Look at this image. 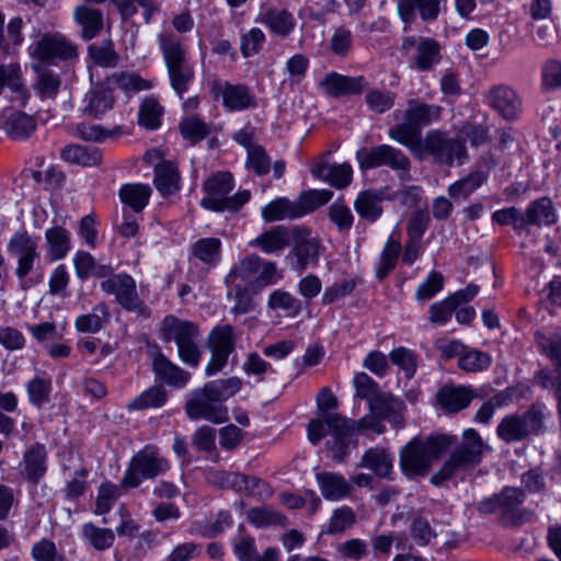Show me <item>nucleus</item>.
<instances>
[{
    "mask_svg": "<svg viewBox=\"0 0 561 561\" xmlns=\"http://www.w3.org/2000/svg\"><path fill=\"white\" fill-rule=\"evenodd\" d=\"M450 448L453 449L448 458L430 479L433 485L440 486L458 474L479 466L485 444L473 428L465 430L460 442L457 436L450 434L414 436L399 453L400 469L409 479L425 477L434 462Z\"/></svg>",
    "mask_w": 561,
    "mask_h": 561,
    "instance_id": "1",
    "label": "nucleus"
},
{
    "mask_svg": "<svg viewBox=\"0 0 561 561\" xmlns=\"http://www.w3.org/2000/svg\"><path fill=\"white\" fill-rule=\"evenodd\" d=\"M382 419L375 413L367 414L358 421L347 420L340 414L325 416L328 434L331 440L328 443L332 458L342 462L352 448L357 446V433L362 430H371L378 434L383 432Z\"/></svg>",
    "mask_w": 561,
    "mask_h": 561,
    "instance_id": "2",
    "label": "nucleus"
},
{
    "mask_svg": "<svg viewBox=\"0 0 561 561\" xmlns=\"http://www.w3.org/2000/svg\"><path fill=\"white\" fill-rule=\"evenodd\" d=\"M443 108L420 99H409L402 112V122L388 130V136L404 147H415L422 138V128L437 122Z\"/></svg>",
    "mask_w": 561,
    "mask_h": 561,
    "instance_id": "3",
    "label": "nucleus"
},
{
    "mask_svg": "<svg viewBox=\"0 0 561 561\" xmlns=\"http://www.w3.org/2000/svg\"><path fill=\"white\" fill-rule=\"evenodd\" d=\"M282 278L276 263L265 261L257 254H250L240 259L227 274V285H242L247 283L252 291L261 290L276 284Z\"/></svg>",
    "mask_w": 561,
    "mask_h": 561,
    "instance_id": "4",
    "label": "nucleus"
},
{
    "mask_svg": "<svg viewBox=\"0 0 561 561\" xmlns=\"http://www.w3.org/2000/svg\"><path fill=\"white\" fill-rule=\"evenodd\" d=\"M546 405L533 403L524 413L508 414L496 428L497 436L505 443L522 442L529 436H538L546 431Z\"/></svg>",
    "mask_w": 561,
    "mask_h": 561,
    "instance_id": "5",
    "label": "nucleus"
},
{
    "mask_svg": "<svg viewBox=\"0 0 561 561\" xmlns=\"http://www.w3.org/2000/svg\"><path fill=\"white\" fill-rule=\"evenodd\" d=\"M233 178L229 172H217L203 184L206 195L201 205L211 211H237L250 199L249 191H241L233 196H228L233 190Z\"/></svg>",
    "mask_w": 561,
    "mask_h": 561,
    "instance_id": "6",
    "label": "nucleus"
},
{
    "mask_svg": "<svg viewBox=\"0 0 561 561\" xmlns=\"http://www.w3.org/2000/svg\"><path fill=\"white\" fill-rule=\"evenodd\" d=\"M161 331L164 341L175 342L179 357L184 364L190 367L198 366L202 352L197 345L199 329L196 323L181 320L175 316H167L162 321Z\"/></svg>",
    "mask_w": 561,
    "mask_h": 561,
    "instance_id": "7",
    "label": "nucleus"
},
{
    "mask_svg": "<svg viewBox=\"0 0 561 561\" xmlns=\"http://www.w3.org/2000/svg\"><path fill=\"white\" fill-rule=\"evenodd\" d=\"M159 43L171 87L182 99L194 79V69L187 61L185 50L176 36L161 34Z\"/></svg>",
    "mask_w": 561,
    "mask_h": 561,
    "instance_id": "8",
    "label": "nucleus"
},
{
    "mask_svg": "<svg viewBox=\"0 0 561 561\" xmlns=\"http://www.w3.org/2000/svg\"><path fill=\"white\" fill-rule=\"evenodd\" d=\"M170 469L169 460L163 457L154 445H147L130 459L121 486L134 489L142 479H154Z\"/></svg>",
    "mask_w": 561,
    "mask_h": 561,
    "instance_id": "9",
    "label": "nucleus"
},
{
    "mask_svg": "<svg viewBox=\"0 0 561 561\" xmlns=\"http://www.w3.org/2000/svg\"><path fill=\"white\" fill-rule=\"evenodd\" d=\"M408 149L419 159L431 156L436 162L447 165H451L455 160L460 162L466 157L463 142L449 138L446 133L438 129L428 131L419 140L417 146L408 147Z\"/></svg>",
    "mask_w": 561,
    "mask_h": 561,
    "instance_id": "10",
    "label": "nucleus"
},
{
    "mask_svg": "<svg viewBox=\"0 0 561 561\" xmlns=\"http://www.w3.org/2000/svg\"><path fill=\"white\" fill-rule=\"evenodd\" d=\"M356 159L362 170L387 167L396 171L400 180H411V161L399 148L378 145L370 149H360L356 152Z\"/></svg>",
    "mask_w": 561,
    "mask_h": 561,
    "instance_id": "11",
    "label": "nucleus"
},
{
    "mask_svg": "<svg viewBox=\"0 0 561 561\" xmlns=\"http://www.w3.org/2000/svg\"><path fill=\"white\" fill-rule=\"evenodd\" d=\"M101 289L107 295H114L117 304L126 311L144 319L150 317L151 310L139 297L136 282L130 275L115 274L102 280Z\"/></svg>",
    "mask_w": 561,
    "mask_h": 561,
    "instance_id": "12",
    "label": "nucleus"
},
{
    "mask_svg": "<svg viewBox=\"0 0 561 561\" xmlns=\"http://www.w3.org/2000/svg\"><path fill=\"white\" fill-rule=\"evenodd\" d=\"M31 55L43 62L78 58V46L59 32L43 34L31 47Z\"/></svg>",
    "mask_w": 561,
    "mask_h": 561,
    "instance_id": "13",
    "label": "nucleus"
},
{
    "mask_svg": "<svg viewBox=\"0 0 561 561\" xmlns=\"http://www.w3.org/2000/svg\"><path fill=\"white\" fill-rule=\"evenodd\" d=\"M293 248L287 259H294L293 268L302 273L309 266L319 264L320 251L322 249L318 238L306 227L295 226L291 228Z\"/></svg>",
    "mask_w": 561,
    "mask_h": 561,
    "instance_id": "14",
    "label": "nucleus"
},
{
    "mask_svg": "<svg viewBox=\"0 0 561 561\" xmlns=\"http://www.w3.org/2000/svg\"><path fill=\"white\" fill-rule=\"evenodd\" d=\"M207 346L211 357L205 373L213 376L224 369L229 355L234 351L233 328L230 324L215 327L207 337Z\"/></svg>",
    "mask_w": 561,
    "mask_h": 561,
    "instance_id": "15",
    "label": "nucleus"
},
{
    "mask_svg": "<svg viewBox=\"0 0 561 561\" xmlns=\"http://www.w3.org/2000/svg\"><path fill=\"white\" fill-rule=\"evenodd\" d=\"M10 255L16 260L15 275L20 282L33 272L35 262L39 260L38 243L27 232H15L7 245Z\"/></svg>",
    "mask_w": 561,
    "mask_h": 561,
    "instance_id": "16",
    "label": "nucleus"
},
{
    "mask_svg": "<svg viewBox=\"0 0 561 561\" xmlns=\"http://www.w3.org/2000/svg\"><path fill=\"white\" fill-rule=\"evenodd\" d=\"M185 413L191 420H206L215 424H220L228 420L227 408L213 400L204 387L191 392L185 403Z\"/></svg>",
    "mask_w": 561,
    "mask_h": 561,
    "instance_id": "17",
    "label": "nucleus"
},
{
    "mask_svg": "<svg viewBox=\"0 0 561 561\" xmlns=\"http://www.w3.org/2000/svg\"><path fill=\"white\" fill-rule=\"evenodd\" d=\"M500 504V520L504 526L516 527L531 519L529 510L520 508L525 501V491L520 488L505 486L497 493Z\"/></svg>",
    "mask_w": 561,
    "mask_h": 561,
    "instance_id": "18",
    "label": "nucleus"
},
{
    "mask_svg": "<svg viewBox=\"0 0 561 561\" xmlns=\"http://www.w3.org/2000/svg\"><path fill=\"white\" fill-rule=\"evenodd\" d=\"M488 104L507 121L518 118L522 113V100L508 85L499 84L489 90Z\"/></svg>",
    "mask_w": 561,
    "mask_h": 561,
    "instance_id": "19",
    "label": "nucleus"
},
{
    "mask_svg": "<svg viewBox=\"0 0 561 561\" xmlns=\"http://www.w3.org/2000/svg\"><path fill=\"white\" fill-rule=\"evenodd\" d=\"M320 87L328 95L340 98L360 94L368 87V81L364 76L350 77L331 71L320 81Z\"/></svg>",
    "mask_w": 561,
    "mask_h": 561,
    "instance_id": "20",
    "label": "nucleus"
},
{
    "mask_svg": "<svg viewBox=\"0 0 561 561\" xmlns=\"http://www.w3.org/2000/svg\"><path fill=\"white\" fill-rule=\"evenodd\" d=\"M211 92L215 98L222 96L224 105L229 111H243L255 106V99L248 87L242 84H230L228 82H214Z\"/></svg>",
    "mask_w": 561,
    "mask_h": 561,
    "instance_id": "21",
    "label": "nucleus"
},
{
    "mask_svg": "<svg viewBox=\"0 0 561 561\" xmlns=\"http://www.w3.org/2000/svg\"><path fill=\"white\" fill-rule=\"evenodd\" d=\"M317 408L321 417L313 419L308 424V438L310 443L317 445L325 435V416L332 414L330 411L337 407V399L330 388H322L317 394Z\"/></svg>",
    "mask_w": 561,
    "mask_h": 561,
    "instance_id": "22",
    "label": "nucleus"
},
{
    "mask_svg": "<svg viewBox=\"0 0 561 561\" xmlns=\"http://www.w3.org/2000/svg\"><path fill=\"white\" fill-rule=\"evenodd\" d=\"M445 0H397L398 14L405 24L416 19V12L423 21H435Z\"/></svg>",
    "mask_w": 561,
    "mask_h": 561,
    "instance_id": "23",
    "label": "nucleus"
},
{
    "mask_svg": "<svg viewBox=\"0 0 561 561\" xmlns=\"http://www.w3.org/2000/svg\"><path fill=\"white\" fill-rule=\"evenodd\" d=\"M152 369L160 381L174 388L185 387L191 378L188 371L173 364L160 352L152 360Z\"/></svg>",
    "mask_w": 561,
    "mask_h": 561,
    "instance_id": "24",
    "label": "nucleus"
},
{
    "mask_svg": "<svg viewBox=\"0 0 561 561\" xmlns=\"http://www.w3.org/2000/svg\"><path fill=\"white\" fill-rule=\"evenodd\" d=\"M370 412L382 420H388L393 426L402 427L404 423L403 411L405 405L402 400L390 393L381 392L370 404Z\"/></svg>",
    "mask_w": 561,
    "mask_h": 561,
    "instance_id": "25",
    "label": "nucleus"
},
{
    "mask_svg": "<svg viewBox=\"0 0 561 561\" xmlns=\"http://www.w3.org/2000/svg\"><path fill=\"white\" fill-rule=\"evenodd\" d=\"M85 106L83 112L94 118L101 117L114 104V96L110 84L104 82L93 85L84 98Z\"/></svg>",
    "mask_w": 561,
    "mask_h": 561,
    "instance_id": "26",
    "label": "nucleus"
},
{
    "mask_svg": "<svg viewBox=\"0 0 561 561\" xmlns=\"http://www.w3.org/2000/svg\"><path fill=\"white\" fill-rule=\"evenodd\" d=\"M312 174L336 188H344L352 182L353 170L348 163L330 164L324 160L318 161L311 169Z\"/></svg>",
    "mask_w": 561,
    "mask_h": 561,
    "instance_id": "27",
    "label": "nucleus"
},
{
    "mask_svg": "<svg viewBox=\"0 0 561 561\" xmlns=\"http://www.w3.org/2000/svg\"><path fill=\"white\" fill-rule=\"evenodd\" d=\"M73 20L81 26L83 41H91L99 36L104 27V19L101 10L82 4L73 11Z\"/></svg>",
    "mask_w": 561,
    "mask_h": 561,
    "instance_id": "28",
    "label": "nucleus"
},
{
    "mask_svg": "<svg viewBox=\"0 0 561 561\" xmlns=\"http://www.w3.org/2000/svg\"><path fill=\"white\" fill-rule=\"evenodd\" d=\"M316 480L323 497L330 501L346 497L353 490L352 484L342 474L335 472H318Z\"/></svg>",
    "mask_w": 561,
    "mask_h": 561,
    "instance_id": "29",
    "label": "nucleus"
},
{
    "mask_svg": "<svg viewBox=\"0 0 561 561\" xmlns=\"http://www.w3.org/2000/svg\"><path fill=\"white\" fill-rule=\"evenodd\" d=\"M473 398L474 391L465 386H445L437 393V401L443 409L450 413L466 409Z\"/></svg>",
    "mask_w": 561,
    "mask_h": 561,
    "instance_id": "30",
    "label": "nucleus"
},
{
    "mask_svg": "<svg viewBox=\"0 0 561 561\" xmlns=\"http://www.w3.org/2000/svg\"><path fill=\"white\" fill-rule=\"evenodd\" d=\"M358 467L371 470L378 478L391 479L393 458L387 449L374 447L364 453Z\"/></svg>",
    "mask_w": 561,
    "mask_h": 561,
    "instance_id": "31",
    "label": "nucleus"
},
{
    "mask_svg": "<svg viewBox=\"0 0 561 561\" xmlns=\"http://www.w3.org/2000/svg\"><path fill=\"white\" fill-rule=\"evenodd\" d=\"M524 227L550 226L557 221L556 209L549 197H540L531 202L523 213Z\"/></svg>",
    "mask_w": 561,
    "mask_h": 561,
    "instance_id": "32",
    "label": "nucleus"
},
{
    "mask_svg": "<svg viewBox=\"0 0 561 561\" xmlns=\"http://www.w3.org/2000/svg\"><path fill=\"white\" fill-rule=\"evenodd\" d=\"M383 190H366L360 192L355 202L354 207L360 218L370 222L376 221L382 214L381 202L385 199Z\"/></svg>",
    "mask_w": 561,
    "mask_h": 561,
    "instance_id": "33",
    "label": "nucleus"
},
{
    "mask_svg": "<svg viewBox=\"0 0 561 561\" xmlns=\"http://www.w3.org/2000/svg\"><path fill=\"white\" fill-rule=\"evenodd\" d=\"M47 451L43 444L35 443L28 447L24 455V471L26 479L36 484L45 476L47 471Z\"/></svg>",
    "mask_w": 561,
    "mask_h": 561,
    "instance_id": "34",
    "label": "nucleus"
},
{
    "mask_svg": "<svg viewBox=\"0 0 561 561\" xmlns=\"http://www.w3.org/2000/svg\"><path fill=\"white\" fill-rule=\"evenodd\" d=\"M61 159L71 164L96 167L101 164L103 152L100 148L82 145H67L61 150Z\"/></svg>",
    "mask_w": 561,
    "mask_h": 561,
    "instance_id": "35",
    "label": "nucleus"
},
{
    "mask_svg": "<svg viewBox=\"0 0 561 561\" xmlns=\"http://www.w3.org/2000/svg\"><path fill=\"white\" fill-rule=\"evenodd\" d=\"M153 183L159 193L167 197L180 191V173L174 163L162 161L154 167Z\"/></svg>",
    "mask_w": 561,
    "mask_h": 561,
    "instance_id": "36",
    "label": "nucleus"
},
{
    "mask_svg": "<svg viewBox=\"0 0 561 561\" xmlns=\"http://www.w3.org/2000/svg\"><path fill=\"white\" fill-rule=\"evenodd\" d=\"M291 231L284 226H276L271 230L260 234L257 238L251 240L249 245L257 247L262 252L271 254L278 252L289 244Z\"/></svg>",
    "mask_w": 561,
    "mask_h": 561,
    "instance_id": "37",
    "label": "nucleus"
},
{
    "mask_svg": "<svg viewBox=\"0 0 561 561\" xmlns=\"http://www.w3.org/2000/svg\"><path fill=\"white\" fill-rule=\"evenodd\" d=\"M106 83L111 88H118L128 96L152 88L149 80L133 71H116L106 78Z\"/></svg>",
    "mask_w": 561,
    "mask_h": 561,
    "instance_id": "38",
    "label": "nucleus"
},
{
    "mask_svg": "<svg viewBox=\"0 0 561 561\" xmlns=\"http://www.w3.org/2000/svg\"><path fill=\"white\" fill-rule=\"evenodd\" d=\"M439 44L428 37H420L414 55V67L420 71H428L440 61Z\"/></svg>",
    "mask_w": 561,
    "mask_h": 561,
    "instance_id": "39",
    "label": "nucleus"
},
{
    "mask_svg": "<svg viewBox=\"0 0 561 561\" xmlns=\"http://www.w3.org/2000/svg\"><path fill=\"white\" fill-rule=\"evenodd\" d=\"M191 255L207 268H211L221 259V241L218 238L198 239L191 247Z\"/></svg>",
    "mask_w": 561,
    "mask_h": 561,
    "instance_id": "40",
    "label": "nucleus"
},
{
    "mask_svg": "<svg viewBox=\"0 0 561 561\" xmlns=\"http://www.w3.org/2000/svg\"><path fill=\"white\" fill-rule=\"evenodd\" d=\"M45 240L51 261L64 259L70 251V233L64 227L55 226L47 229Z\"/></svg>",
    "mask_w": 561,
    "mask_h": 561,
    "instance_id": "41",
    "label": "nucleus"
},
{
    "mask_svg": "<svg viewBox=\"0 0 561 561\" xmlns=\"http://www.w3.org/2000/svg\"><path fill=\"white\" fill-rule=\"evenodd\" d=\"M262 217L266 222L297 219L298 213L295 201L278 197L262 208Z\"/></svg>",
    "mask_w": 561,
    "mask_h": 561,
    "instance_id": "42",
    "label": "nucleus"
},
{
    "mask_svg": "<svg viewBox=\"0 0 561 561\" xmlns=\"http://www.w3.org/2000/svg\"><path fill=\"white\" fill-rule=\"evenodd\" d=\"M119 198L123 204L129 206L135 213H140L147 206L151 187L147 184H125L119 190Z\"/></svg>",
    "mask_w": 561,
    "mask_h": 561,
    "instance_id": "43",
    "label": "nucleus"
},
{
    "mask_svg": "<svg viewBox=\"0 0 561 561\" xmlns=\"http://www.w3.org/2000/svg\"><path fill=\"white\" fill-rule=\"evenodd\" d=\"M36 128L34 118L22 112L11 113L4 122L8 136L15 140L30 137Z\"/></svg>",
    "mask_w": 561,
    "mask_h": 561,
    "instance_id": "44",
    "label": "nucleus"
},
{
    "mask_svg": "<svg viewBox=\"0 0 561 561\" xmlns=\"http://www.w3.org/2000/svg\"><path fill=\"white\" fill-rule=\"evenodd\" d=\"M333 196L329 190H309L295 199L298 217H304L325 205Z\"/></svg>",
    "mask_w": 561,
    "mask_h": 561,
    "instance_id": "45",
    "label": "nucleus"
},
{
    "mask_svg": "<svg viewBox=\"0 0 561 561\" xmlns=\"http://www.w3.org/2000/svg\"><path fill=\"white\" fill-rule=\"evenodd\" d=\"M108 320V307L106 304L100 302L92 309V312L77 318L76 328L80 332L95 333L99 332Z\"/></svg>",
    "mask_w": 561,
    "mask_h": 561,
    "instance_id": "46",
    "label": "nucleus"
},
{
    "mask_svg": "<svg viewBox=\"0 0 561 561\" xmlns=\"http://www.w3.org/2000/svg\"><path fill=\"white\" fill-rule=\"evenodd\" d=\"M486 180V175L481 171L470 173L463 179H460L447 188V193L450 198L454 199H466L473 192H476Z\"/></svg>",
    "mask_w": 561,
    "mask_h": 561,
    "instance_id": "47",
    "label": "nucleus"
},
{
    "mask_svg": "<svg viewBox=\"0 0 561 561\" xmlns=\"http://www.w3.org/2000/svg\"><path fill=\"white\" fill-rule=\"evenodd\" d=\"M242 386V381L238 377L227 379H218L208 381L204 385V389L217 403H221L234 396Z\"/></svg>",
    "mask_w": 561,
    "mask_h": 561,
    "instance_id": "48",
    "label": "nucleus"
},
{
    "mask_svg": "<svg viewBox=\"0 0 561 561\" xmlns=\"http://www.w3.org/2000/svg\"><path fill=\"white\" fill-rule=\"evenodd\" d=\"M401 250L402 247L398 240L392 237L387 240L376 267V277L378 279L386 278L394 270Z\"/></svg>",
    "mask_w": 561,
    "mask_h": 561,
    "instance_id": "49",
    "label": "nucleus"
},
{
    "mask_svg": "<svg viewBox=\"0 0 561 561\" xmlns=\"http://www.w3.org/2000/svg\"><path fill=\"white\" fill-rule=\"evenodd\" d=\"M261 21L279 36H287L295 26L294 16L286 10L270 9L262 14Z\"/></svg>",
    "mask_w": 561,
    "mask_h": 561,
    "instance_id": "50",
    "label": "nucleus"
},
{
    "mask_svg": "<svg viewBox=\"0 0 561 561\" xmlns=\"http://www.w3.org/2000/svg\"><path fill=\"white\" fill-rule=\"evenodd\" d=\"M491 364L492 357L488 353L468 346L458 359V367L466 373L486 370Z\"/></svg>",
    "mask_w": 561,
    "mask_h": 561,
    "instance_id": "51",
    "label": "nucleus"
},
{
    "mask_svg": "<svg viewBox=\"0 0 561 561\" xmlns=\"http://www.w3.org/2000/svg\"><path fill=\"white\" fill-rule=\"evenodd\" d=\"M89 55L93 62L105 68H114L119 60L115 51L114 43L111 39H103L100 44L90 45Z\"/></svg>",
    "mask_w": 561,
    "mask_h": 561,
    "instance_id": "52",
    "label": "nucleus"
},
{
    "mask_svg": "<svg viewBox=\"0 0 561 561\" xmlns=\"http://www.w3.org/2000/svg\"><path fill=\"white\" fill-rule=\"evenodd\" d=\"M163 107L158 100L152 96L146 98L140 105L138 122L147 129H157L161 125V115Z\"/></svg>",
    "mask_w": 561,
    "mask_h": 561,
    "instance_id": "53",
    "label": "nucleus"
},
{
    "mask_svg": "<svg viewBox=\"0 0 561 561\" xmlns=\"http://www.w3.org/2000/svg\"><path fill=\"white\" fill-rule=\"evenodd\" d=\"M82 536L96 550L108 549L115 539L114 531L110 528H100L92 523L82 526Z\"/></svg>",
    "mask_w": 561,
    "mask_h": 561,
    "instance_id": "54",
    "label": "nucleus"
},
{
    "mask_svg": "<svg viewBox=\"0 0 561 561\" xmlns=\"http://www.w3.org/2000/svg\"><path fill=\"white\" fill-rule=\"evenodd\" d=\"M248 520L257 528L273 525L285 526L287 523L284 515L268 506L251 508L248 512Z\"/></svg>",
    "mask_w": 561,
    "mask_h": 561,
    "instance_id": "55",
    "label": "nucleus"
},
{
    "mask_svg": "<svg viewBox=\"0 0 561 561\" xmlns=\"http://www.w3.org/2000/svg\"><path fill=\"white\" fill-rule=\"evenodd\" d=\"M167 401V392L158 386H153L128 403L129 410H144L160 408Z\"/></svg>",
    "mask_w": 561,
    "mask_h": 561,
    "instance_id": "56",
    "label": "nucleus"
},
{
    "mask_svg": "<svg viewBox=\"0 0 561 561\" xmlns=\"http://www.w3.org/2000/svg\"><path fill=\"white\" fill-rule=\"evenodd\" d=\"M30 402L41 408L49 401L51 380L42 376H35L26 385Z\"/></svg>",
    "mask_w": 561,
    "mask_h": 561,
    "instance_id": "57",
    "label": "nucleus"
},
{
    "mask_svg": "<svg viewBox=\"0 0 561 561\" xmlns=\"http://www.w3.org/2000/svg\"><path fill=\"white\" fill-rule=\"evenodd\" d=\"M535 342L540 351L547 355L559 368H561V334L550 336L537 331Z\"/></svg>",
    "mask_w": 561,
    "mask_h": 561,
    "instance_id": "58",
    "label": "nucleus"
},
{
    "mask_svg": "<svg viewBox=\"0 0 561 561\" xmlns=\"http://www.w3.org/2000/svg\"><path fill=\"white\" fill-rule=\"evenodd\" d=\"M267 306L273 310L280 309L293 316H297L301 310V302L283 289H276L271 293Z\"/></svg>",
    "mask_w": 561,
    "mask_h": 561,
    "instance_id": "59",
    "label": "nucleus"
},
{
    "mask_svg": "<svg viewBox=\"0 0 561 561\" xmlns=\"http://www.w3.org/2000/svg\"><path fill=\"white\" fill-rule=\"evenodd\" d=\"M121 134V127L105 129L101 125H89L84 123L78 124L76 127V136L85 141L101 142L106 138H111Z\"/></svg>",
    "mask_w": 561,
    "mask_h": 561,
    "instance_id": "60",
    "label": "nucleus"
},
{
    "mask_svg": "<svg viewBox=\"0 0 561 561\" xmlns=\"http://www.w3.org/2000/svg\"><path fill=\"white\" fill-rule=\"evenodd\" d=\"M180 131L193 144L201 141L210 133L209 126L196 116H190L180 123Z\"/></svg>",
    "mask_w": 561,
    "mask_h": 561,
    "instance_id": "61",
    "label": "nucleus"
},
{
    "mask_svg": "<svg viewBox=\"0 0 561 561\" xmlns=\"http://www.w3.org/2000/svg\"><path fill=\"white\" fill-rule=\"evenodd\" d=\"M356 516L354 511L348 506H342L333 511L330 518L327 534L335 535L341 534L345 529L350 528L355 524Z\"/></svg>",
    "mask_w": 561,
    "mask_h": 561,
    "instance_id": "62",
    "label": "nucleus"
},
{
    "mask_svg": "<svg viewBox=\"0 0 561 561\" xmlns=\"http://www.w3.org/2000/svg\"><path fill=\"white\" fill-rule=\"evenodd\" d=\"M118 497L119 489L117 485L110 482L102 483L98 490L94 513L103 515L110 512Z\"/></svg>",
    "mask_w": 561,
    "mask_h": 561,
    "instance_id": "63",
    "label": "nucleus"
},
{
    "mask_svg": "<svg viewBox=\"0 0 561 561\" xmlns=\"http://www.w3.org/2000/svg\"><path fill=\"white\" fill-rule=\"evenodd\" d=\"M365 101L373 112L382 114L393 107L396 94L391 91L370 90L366 93Z\"/></svg>",
    "mask_w": 561,
    "mask_h": 561,
    "instance_id": "64",
    "label": "nucleus"
}]
</instances>
